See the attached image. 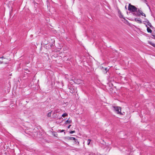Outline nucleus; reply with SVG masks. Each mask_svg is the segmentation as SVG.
I'll return each instance as SVG.
<instances>
[{
	"label": "nucleus",
	"instance_id": "1",
	"mask_svg": "<svg viewBox=\"0 0 155 155\" xmlns=\"http://www.w3.org/2000/svg\"><path fill=\"white\" fill-rule=\"evenodd\" d=\"M128 10L130 12H135V13H136L138 11L137 8L131 5L130 4L129 5Z\"/></svg>",
	"mask_w": 155,
	"mask_h": 155
},
{
	"label": "nucleus",
	"instance_id": "2",
	"mask_svg": "<svg viewBox=\"0 0 155 155\" xmlns=\"http://www.w3.org/2000/svg\"><path fill=\"white\" fill-rule=\"evenodd\" d=\"M112 107L113 109L116 112L117 114H122L121 113V108L120 107L113 106Z\"/></svg>",
	"mask_w": 155,
	"mask_h": 155
},
{
	"label": "nucleus",
	"instance_id": "3",
	"mask_svg": "<svg viewBox=\"0 0 155 155\" xmlns=\"http://www.w3.org/2000/svg\"><path fill=\"white\" fill-rule=\"evenodd\" d=\"M134 15L137 16H140V15L144 16V17H146V15L144 13L141 11L139 10H138L137 12L136 13H134Z\"/></svg>",
	"mask_w": 155,
	"mask_h": 155
},
{
	"label": "nucleus",
	"instance_id": "4",
	"mask_svg": "<svg viewBox=\"0 0 155 155\" xmlns=\"http://www.w3.org/2000/svg\"><path fill=\"white\" fill-rule=\"evenodd\" d=\"M67 138L68 140H74L75 142H76L77 140L74 137H68Z\"/></svg>",
	"mask_w": 155,
	"mask_h": 155
},
{
	"label": "nucleus",
	"instance_id": "5",
	"mask_svg": "<svg viewBox=\"0 0 155 155\" xmlns=\"http://www.w3.org/2000/svg\"><path fill=\"white\" fill-rule=\"evenodd\" d=\"M134 20L135 21L141 24L142 23L140 19L135 18Z\"/></svg>",
	"mask_w": 155,
	"mask_h": 155
},
{
	"label": "nucleus",
	"instance_id": "6",
	"mask_svg": "<svg viewBox=\"0 0 155 155\" xmlns=\"http://www.w3.org/2000/svg\"><path fill=\"white\" fill-rule=\"evenodd\" d=\"M146 26L147 27V31L148 32L151 33L152 30L149 27V26H147V25H146Z\"/></svg>",
	"mask_w": 155,
	"mask_h": 155
},
{
	"label": "nucleus",
	"instance_id": "7",
	"mask_svg": "<svg viewBox=\"0 0 155 155\" xmlns=\"http://www.w3.org/2000/svg\"><path fill=\"white\" fill-rule=\"evenodd\" d=\"M72 122L71 120H70L69 119H68L65 122V124H70Z\"/></svg>",
	"mask_w": 155,
	"mask_h": 155
},
{
	"label": "nucleus",
	"instance_id": "8",
	"mask_svg": "<svg viewBox=\"0 0 155 155\" xmlns=\"http://www.w3.org/2000/svg\"><path fill=\"white\" fill-rule=\"evenodd\" d=\"M147 26H148L150 28H152V26L151 24L150 23L149 21H148L147 22Z\"/></svg>",
	"mask_w": 155,
	"mask_h": 155
},
{
	"label": "nucleus",
	"instance_id": "9",
	"mask_svg": "<svg viewBox=\"0 0 155 155\" xmlns=\"http://www.w3.org/2000/svg\"><path fill=\"white\" fill-rule=\"evenodd\" d=\"M148 43L150 44L155 48V44H154L150 41H149Z\"/></svg>",
	"mask_w": 155,
	"mask_h": 155
},
{
	"label": "nucleus",
	"instance_id": "10",
	"mask_svg": "<svg viewBox=\"0 0 155 155\" xmlns=\"http://www.w3.org/2000/svg\"><path fill=\"white\" fill-rule=\"evenodd\" d=\"M52 135L54 137H57V134L54 132H52Z\"/></svg>",
	"mask_w": 155,
	"mask_h": 155
},
{
	"label": "nucleus",
	"instance_id": "11",
	"mask_svg": "<svg viewBox=\"0 0 155 155\" xmlns=\"http://www.w3.org/2000/svg\"><path fill=\"white\" fill-rule=\"evenodd\" d=\"M51 111L49 112L48 114V117H51Z\"/></svg>",
	"mask_w": 155,
	"mask_h": 155
},
{
	"label": "nucleus",
	"instance_id": "12",
	"mask_svg": "<svg viewBox=\"0 0 155 155\" xmlns=\"http://www.w3.org/2000/svg\"><path fill=\"white\" fill-rule=\"evenodd\" d=\"M68 115V114H67V113H64V114H63L62 115V116L63 117H65V116H67Z\"/></svg>",
	"mask_w": 155,
	"mask_h": 155
},
{
	"label": "nucleus",
	"instance_id": "13",
	"mask_svg": "<svg viewBox=\"0 0 155 155\" xmlns=\"http://www.w3.org/2000/svg\"><path fill=\"white\" fill-rule=\"evenodd\" d=\"M108 69H107V68H104V70H103V71H106V72H107V71H108Z\"/></svg>",
	"mask_w": 155,
	"mask_h": 155
},
{
	"label": "nucleus",
	"instance_id": "14",
	"mask_svg": "<svg viewBox=\"0 0 155 155\" xmlns=\"http://www.w3.org/2000/svg\"><path fill=\"white\" fill-rule=\"evenodd\" d=\"M64 130H58V132L61 133V132H64Z\"/></svg>",
	"mask_w": 155,
	"mask_h": 155
},
{
	"label": "nucleus",
	"instance_id": "15",
	"mask_svg": "<svg viewBox=\"0 0 155 155\" xmlns=\"http://www.w3.org/2000/svg\"><path fill=\"white\" fill-rule=\"evenodd\" d=\"M91 140L90 139H88L87 140V145H89Z\"/></svg>",
	"mask_w": 155,
	"mask_h": 155
},
{
	"label": "nucleus",
	"instance_id": "16",
	"mask_svg": "<svg viewBox=\"0 0 155 155\" xmlns=\"http://www.w3.org/2000/svg\"><path fill=\"white\" fill-rule=\"evenodd\" d=\"M75 132V131L74 130H73L69 132L70 134H72Z\"/></svg>",
	"mask_w": 155,
	"mask_h": 155
},
{
	"label": "nucleus",
	"instance_id": "17",
	"mask_svg": "<svg viewBox=\"0 0 155 155\" xmlns=\"http://www.w3.org/2000/svg\"><path fill=\"white\" fill-rule=\"evenodd\" d=\"M77 83L78 84H79L80 83H81V82H81V80H77Z\"/></svg>",
	"mask_w": 155,
	"mask_h": 155
},
{
	"label": "nucleus",
	"instance_id": "18",
	"mask_svg": "<svg viewBox=\"0 0 155 155\" xmlns=\"http://www.w3.org/2000/svg\"><path fill=\"white\" fill-rule=\"evenodd\" d=\"M153 35L154 36L155 38V31H154L153 32Z\"/></svg>",
	"mask_w": 155,
	"mask_h": 155
},
{
	"label": "nucleus",
	"instance_id": "19",
	"mask_svg": "<svg viewBox=\"0 0 155 155\" xmlns=\"http://www.w3.org/2000/svg\"><path fill=\"white\" fill-rule=\"evenodd\" d=\"M0 63L2 64V63H5L6 64H8V63L7 62V63H5L4 61H2V62H1V61H0Z\"/></svg>",
	"mask_w": 155,
	"mask_h": 155
},
{
	"label": "nucleus",
	"instance_id": "20",
	"mask_svg": "<svg viewBox=\"0 0 155 155\" xmlns=\"http://www.w3.org/2000/svg\"><path fill=\"white\" fill-rule=\"evenodd\" d=\"M71 126V125H70L68 127V128L69 129L70 128V127Z\"/></svg>",
	"mask_w": 155,
	"mask_h": 155
},
{
	"label": "nucleus",
	"instance_id": "21",
	"mask_svg": "<svg viewBox=\"0 0 155 155\" xmlns=\"http://www.w3.org/2000/svg\"><path fill=\"white\" fill-rule=\"evenodd\" d=\"M103 69V70H104V68L103 67H102L101 69Z\"/></svg>",
	"mask_w": 155,
	"mask_h": 155
},
{
	"label": "nucleus",
	"instance_id": "22",
	"mask_svg": "<svg viewBox=\"0 0 155 155\" xmlns=\"http://www.w3.org/2000/svg\"><path fill=\"white\" fill-rule=\"evenodd\" d=\"M0 58L2 59L3 58H3V57H1Z\"/></svg>",
	"mask_w": 155,
	"mask_h": 155
},
{
	"label": "nucleus",
	"instance_id": "23",
	"mask_svg": "<svg viewBox=\"0 0 155 155\" xmlns=\"http://www.w3.org/2000/svg\"><path fill=\"white\" fill-rule=\"evenodd\" d=\"M79 142H78V144H79Z\"/></svg>",
	"mask_w": 155,
	"mask_h": 155
},
{
	"label": "nucleus",
	"instance_id": "24",
	"mask_svg": "<svg viewBox=\"0 0 155 155\" xmlns=\"http://www.w3.org/2000/svg\"><path fill=\"white\" fill-rule=\"evenodd\" d=\"M145 1H146V0H144Z\"/></svg>",
	"mask_w": 155,
	"mask_h": 155
}]
</instances>
